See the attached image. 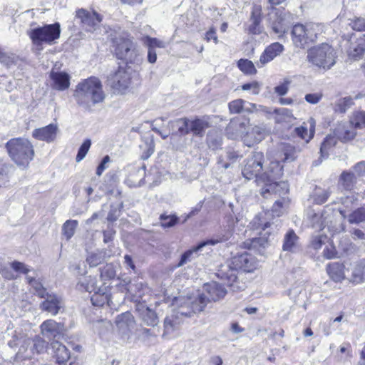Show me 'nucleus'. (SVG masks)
Listing matches in <instances>:
<instances>
[{"label":"nucleus","instance_id":"7","mask_svg":"<svg viewBox=\"0 0 365 365\" xmlns=\"http://www.w3.org/2000/svg\"><path fill=\"white\" fill-rule=\"evenodd\" d=\"M27 34L31 39L32 43L37 47L41 48L43 43L51 45L60 37V24L54 23L34 28L28 31Z\"/></svg>","mask_w":365,"mask_h":365},{"label":"nucleus","instance_id":"31","mask_svg":"<svg viewBox=\"0 0 365 365\" xmlns=\"http://www.w3.org/2000/svg\"><path fill=\"white\" fill-rule=\"evenodd\" d=\"M298 152L299 150L293 145L290 144L284 145L277 153V158L274 160L279 161L280 165L281 162H292L297 158Z\"/></svg>","mask_w":365,"mask_h":365},{"label":"nucleus","instance_id":"32","mask_svg":"<svg viewBox=\"0 0 365 365\" xmlns=\"http://www.w3.org/2000/svg\"><path fill=\"white\" fill-rule=\"evenodd\" d=\"M299 237L293 230H289L284 235L282 250L290 252L299 250Z\"/></svg>","mask_w":365,"mask_h":365},{"label":"nucleus","instance_id":"17","mask_svg":"<svg viewBox=\"0 0 365 365\" xmlns=\"http://www.w3.org/2000/svg\"><path fill=\"white\" fill-rule=\"evenodd\" d=\"M208 302L209 299L207 297L205 293L200 294L197 297L193 300L187 299L186 304L190 306L191 311L184 312L183 307H181L178 310V314H180L181 316L190 317L193 313L203 311Z\"/></svg>","mask_w":365,"mask_h":365},{"label":"nucleus","instance_id":"62","mask_svg":"<svg viewBox=\"0 0 365 365\" xmlns=\"http://www.w3.org/2000/svg\"><path fill=\"white\" fill-rule=\"evenodd\" d=\"M115 235V230L113 228V225L108 224L107 229L103 232V241L106 243H108L113 240L114 236Z\"/></svg>","mask_w":365,"mask_h":365},{"label":"nucleus","instance_id":"18","mask_svg":"<svg viewBox=\"0 0 365 365\" xmlns=\"http://www.w3.org/2000/svg\"><path fill=\"white\" fill-rule=\"evenodd\" d=\"M135 312L140 319L147 326L155 327L159 322L157 314L145 303L138 302L135 304Z\"/></svg>","mask_w":365,"mask_h":365},{"label":"nucleus","instance_id":"20","mask_svg":"<svg viewBox=\"0 0 365 365\" xmlns=\"http://www.w3.org/2000/svg\"><path fill=\"white\" fill-rule=\"evenodd\" d=\"M91 303L95 307H103L105 304L110 306V287L104 282L97 291H95L91 297Z\"/></svg>","mask_w":365,"mask_h":365},{"label":"nucleus","instance_id":"21","mask_svg":"<svg viewBox=\"0 0 365 365\" xmlns=\"http://www.w3.org/2000/svg\"><path fill=\"white\" fill-rule=\"evenodd\" d=\"M203 291L209 299V302L211 301L216 302L224 298L227 294L225 288L217 283L216 282H212L204 284Z\"/></svg>","mask_w":365,"mask_h":365},{"label":"nucleus","instance_id":"22","mask_svg":"<svg viewBox=\"0 0 365 365\" xmlns=\"http://www.w3.org/2000/svg\"><path fill=\"white\" fill-rule=\"evenodd\" d=\"M40 328L41 333L47 338H56L63 331V325L53 319L46 320L41 324Z\"/></svg>","mask_w":365,"mask_h":365},{"label":"nucleus","instance_id":"9","mask_svg":"<svg viewBox=\"0 0 365 365\" xmlns=\"http://www.w3.org/2000/svg\"><path fill=\"white\" fill-rule=\"evenodd\" d=\"M292 38L295 46L305 48L317 39L314 25L312 24L294 25L292 30Z\"/></svg>","mask_w":365,"mask_h":365},{"label":"nucleus","instance_id":"47","mask_svg":"<svg viewBox=\"0 0 365 365\" xmlns=\"http://www.w3.org/2000/svg\"><path fill=\"white\" fill-rule=\"evenodd\" d=\"M330 191L329 190H323L321 188H316L313 195V201L315 204L322 205L327 202L329 195Z\"/></svg>","mask_w":365,"mask_h":365},{"label":"nucleus","instance_id":"11","mask_svg":"<svg viewBox=\"0 0 365 365\" xmlns=\"http://www.w3.org/2000/svg\"><path fill=\"white\" fill-rule=\"evenodd\" d=\"M231 236V232L228 231L225 235L217 237L215 239H210L200 242L197 246L191 250L185 252L180 257L179 262L177 264L178 267H182L187 262H190L194 254H196L198 251H200L204 247L207 245H215L217 243L227 240Z\"/></svg>","mask_w":365,"mask_h":365},{"label":"nucleus","instance_id":"56","mask_svg":"<svg viewBox=\"0 0 365 365\" xmlns=\"http://www.w3.org/2000/svg\"><path fill=\"white\" fill-rule=\"evenodd\" d=\"M161 226L166 227H172L178 222V217L176 215H166L163 214L160 216Z\"/></svg>","mask_w":365,"mask_h":365},{"label":"nucleus","instance_id":"51","mask_svg":"<svg viewBox=\"0 0 365 365\" xmlns=\"http://www.w3.org/2000/svg\"><path fill=\"white\" fill-rule=\"evenodd\" d=\"M104 260L105 254L101 251L91 253L86 258V262L90 267H96L101 264Z\"/></svg>","mask_w":365,"mask_h":365},{"label":"nucleus","instance_id":"26","mask_svg":"<svg viewBox=\"0 0 365 365\" xmlns=\"http://www.w3.org/2000/svg\"><path fill=\"white\" fill-rule=\"evenodd\" d=\"M346 271L351 272V282L357 284L363 282L365 280V259L351 264L350 267H348Z\"/></svg>","mask_w":365,"mask_h":365},{"label":"nucleus","instance_id":"4","mask_svg":"<svg viewBox=\"0 0 365 365\" xmlns=\"http://www.w3.org/2000/svg\"><path fill=\"white\" fill-rule=\"evenodd\" d=\"M245 127V123H236L232 121L227 127L226 132L229 138L232 139L241 138L243 143L250 148L259 143L265 138L266 132L263 128L255 126L244 133Z\"/></svg>","mask_w":365,"mask_h":365},{"label":"nucleus","instance_id":"15","mask_svg":"<svg viewBox=\"0 0 365 365\" xmlns=\"http://www.w3.org/2000/svg\"><path fill=\"white\" fill-rule=\"evenodd\" d=\"M230 263L237 270L242 269L247 272H252L256 267L255 257L246 251L232 257Z\"/></svg>","mask_w":365,"mask_h":365},{"label":"nucleus","instance_id":"57","mask_svg":"<svg viewBox=\"0 0 365 365\" xmlns=\"http://www.w3.org/2000/svg\"><path fill=\"white\" fill-rule=\"evenodd\" d=\"M91 140L90 139H86L83 141V143H82V145L80 146V148L78 149V153H77V155L76 158V162H80L85 158V156L86 155L87 153L88 152V150L91 148Z\"/></svg>","mask_w":365,"mask_h":365},{"label":"nucleus","instance_id":"43","mask_svg":"<svg viewBox=\"0 0 365 365\" xmlns=\"http://www.w3.org/2000/svg\"><path fill=\"white\" fill-rule=\"evenodd\" d=\"M123 207V202L110 205V208L106 218L107 221L109 223L115 222L120 217Z\"/></svg>","mask_w":365,"mask_h":365},{"label":"nucleus","instance_id":"23","mask_svg":"<svg viewBox=\"0 0 365 365\" xmlns=\"http://www.w3.org/2000/svg\"><path fill=\"white\" fill-rule=\"evenodd\" d=\"M216 274L218 278L226 281L229 287H233L237 282V270L231 263L221 265Z\"/></svg>","mask_w":365,"mask_h":365},{"label":"nucleus","instance_id":"3","mask_svg":"<svg viewBox=\"0 0 365 365\" xmlns=\"http://www.w3.org/2000/svg\"><path fill=\"white\" fill-rule=\"evenodd\" d=\"M6 148L11 160L19 166H27L34 155L33 145L25 138H12L6 143Z\"/></svg>","mask_w":365,"mask_h":365},{"label":"nucleus","instance_id":"25","mask_svg":"<svg viewBox=\"0 0 365 365\" xmlns=\"http://www.w3.org/2000/svg\"><path fill=\"white\" fill-rule=\"evenodd\" d=\"M50 78L52 81L51 87L58 91H65L70 86V76L65 72L51 71Z\"/></svg>","mask_w":365,"mask_h":365},{"label":"nucleus","instance_id":"16","mask_svg":"<svg viewBox=\"0 0 365 365\" xmlns=\"http://www.w3.org/2000/svg\"><path fill=\"white\" fill-rule=\"evenodd\" d=\"M284 50V46L279 42H274L266 47L261 54L259 60L256 63L257 66L262 68L269 62L279 56Z\"/></svg>","mask_w":365,"mask_h":365},{"label":"nucleus","instance_id":"10","mask_svg":"<svg viewBox=\"0 0 365 365\" xmlns=\"http://www.w3.org/2000/svg\"><path fill=\"white\" fill-rule=\"evenodd\" d=\"M252 223L254 229L262 230L264 232L263 234L264 236L247 240L244 242L245 247L254 250L265 247L268 243V240L264 236L270 234V232L267 230L272 226V223L264 221L260 215H257L253 219Z\"/></svg>","mask_w":365,"mask_h":365},{"label":"nucleus","instance_id":"40","mask_svg":"<svg viewBox=\"0 0 365 365\" xmlns=\"http://www.w3.org/2000/svg\"><path fill=\"white\" fill-rule=\"evenodd\" d=\"M30 344L32 346L35 355L44 353L48 347V342L38 335L31 339Z\"/></svg>","mask_w":365,"mask_h":365},{"label":"nucleus","instance_id":"48","mask_svg":"<svg viewBox=\"0 0 365 365\" xmlns=\"http://www.w3.org/2000/svg\"><path fill=\"white\" fill-rule=\"evenodd\" d=\"M181 316L180 314H178V310L175 315H172L170 317H167L164 320V328L165 331L169 333L174 330L177 325L180 324V322L178 320Z\"/></svg>","mask_w":365,"mask_h":365},{"label":"nucleus","instance_id":"35","mask_svg":"<svg viewBox=\"0 0 365 365\" xmlns=\"http://www.w3.org/2000/svg\"><path fill=\"white\" fill-rule=\"evenodd\" d=\"M7 335L10 336V339L7 341V344L11 348H15L18 345L22 344L27 338V334L21 328L15 330L9 329Z\"/></svg>","mask_w":365,"mask_h":365},{"label":"nucleus","instance_id":"38","mask_svg":"<svg viewBox=\"0 0 365 365\" xmlns=\"http://www.w3.org/2000/svg\"><path fill=\"white\" fill-rule=\"evenodd\" d=\"M356 182V176L352 171H344L339 177V185L346 190H351Z\"/></svg>","mask_w":365,"mask_h":365},{"label":"nucleus","instance_id":"50","mask_svg":"<svg viewBox=\"0 0 365 365\" xmlns=\"http://www.w3.org/2000/svg\"><path fill=\"white\" fill-rule=\"evenodd\" d=\"M365 43L363 41L359 43H353L351 42L349 53L353 58H360L364 53Z\"/></svg>","mask_w":365,"mask_h":365},{"label":"nucleus","instance_id":"34","mask_svg":"<svg viewBox=\"0 0 365 365\" xmlns=\"http://www.w3.org/2000/svg\"><path fill=\"white\" fill-rule=\"evenodd\" d=\"M190 120L187 118H178L170 120L168 125L170 127L173 133L180 135H186L188 134Z\"/></svg>","mask_w":365,"mask_h":365},{"label":"nucleus","instance_id":"53","mask_svg":"<svg viewBox=\"0 0 365 365\" xmlns=\"http://www.w3.org/2000/svg\"><path fill=\"white\" fill-rule=\"evenodd\" d=\"M133 322V315L128 312L118 315L115 319L117 325L120 327H123L124 325L128 327Z\"/></svg>","mask_w":365,"mask_h":365},{"label":"nucleus","instance_id":"39","mask_svg":"<svg viewBox=\"0 0 365 365\" xmlns=\"http://www.w3.org/2000/svg\"><path fill=\"white\" fill-rule=\"evenodd\" d=\"M77 287L80 290H84L88 292H95L99 289V286L97 284V279L96 277L88 276L79 281L77 284Z\"/></svg>","mask_w":365,"mask_h":365},{"label":"nucleus","instance_id":"60","mask_svg":"<svg viewBox=\"0 0 365 365\" xmlns=\"http://www.w3.org/2000/svg\"><path fill=\"white\" fill-rule=\"evenodd\" d=\"M261 85L257 81H252L250 83H245L242 86V89L244 91H250L254 95H257L259 93Z\"/></svg>","mask_w":365,"mask_h":365},{"label":"nucleus","instance_id":"5","mask_svg":"<svg viewBox=\"0 0 365 365\" xmlns=\"http://www.w3.org/2000/svg\"><path fill=\"white\" fill-rule=\"evenodd\" d=\"M114 52L118 59L127 63H133L138 61L139 52L133 38L127 33H123L113 40Z\"/></svg>","mask_w":365,"mask_h":365},{"label":"nucleus","instance_id":"24","mask_svg":"<svg viewBox=\"0 0 365 365\" xmlns=\"http://www.w3.org/2000/svg\"><path fill=\"white\" fill-rule=\"evenodd\" d=\"M210 126L209 117L195 118L190 120L188 134L192 133L195 136L202 137L205 131Z\"/></svg>","mask_w":365,"mask_h":365},{"label":"nucleus","instance_id":"55","mask_svg":"<svg viewBox=\"0 0 365 365\" xmlns=\"http://www.w3.org/2000/svg\"><path fill=\"white\" fill-rule=\"evenodd\" d=\"M310 221L312 227L319 230H322L325 227L323 215L319 213H313L311 216Z\"/></svg>","mask_w":365,"mask_h":365},{"label":"nucleus","instance_id":"44","mask_svg":"<svg viewBox=\"0 0 365 365\" xmlns=\"http://www.w3.org/2000/svg\"><path fill=\"white\" fill-rule=\"evenodd\" d=\"M336 143V139L335 136L327 135L324 140H323L321 148H320V153L322 158H325L328 156V150L334 146Z\"/></svg>","mask_w":365,"mask_h":365},{"label":"nucleus","instance_id":"46","mask_svg":"<svg viewBox=\"0 0 365 365\" xmlns=\"http://www.w3.org/2000/svg\"><path fill=\"white\" fill-rule=\"evenodd\" d=\"M350 123L355 128H365V111L359 110L354 113Z\"/></svg>","mask_w":365,"mask_h":365},{"label":"nucleus","instance_id":"54","mask_svg":"<svg viewBox=\"0 0 365 365\" xmlns=\"http://www.w3.org/2000/svg\"><path fill=\"white\" fill-rule=\"evenodd\" d=\"M143 43L148 48L155 49V48H165V43L156 38L145 36L143 38Z\"/></svg>","mask_w":365,"mask_h":365},{"label":"nucleus","instance_id":"19","mask_svg":"<svg viewBox=\"0 0 365 365\" xmlns=\"http://www.w3.org/2000/svg\"><path fill=\"white\" fill-rule=\"evenodd\" d=\"M58 130V125L51 123L46 126L34 129L32 132V136L38 140L51 143L56 138Z\"/></svg>","mask_w":365,"mask_h":365},{"label":"nucleus","instance_id":"6","mask_svg":"<svg viewBox=\"0 0 365 365\" xmlns=\"http://www.w3.org/2000/svg\"><path fill=\"white\" fill-rule=\"evenodd\" d=\"M307 58L309 62L324 70L330 69L336 63L334 49L327 43L310 48Z\"/></svg>","mask_w":365,"mask_h":365},{"label":"nucleus","instance_id":"37","mask_svg":"<svg viewBox=\"0 0 365 365\" xmlns=\"http://www.w3.org/2000/svg\"><path fill=\"white\" fill-rule=\"evenodd\" d=\"M31 339L26 338L21 344L19 351L16 354V358L19 360L31 359L35 356V353L30 344Z\"/></svg>","mask_w":365,"mask_h":365},{"label":"nucleus","instance_id":"14","mask_svg":"<svg viewBox=\"0 0 365 365\" xmlns=\"http://www.w3.org/2000/svg\"><path fill=\"white\" fill-rule=\"evenodd\" d=\"M41 298L44 300L40 304V309L52 316H56L63 308L62 298L54 293L48 292L46 296Z\"/></svg>","mask_w":365,"mask_h":365},{"label":"nucleus","instance_id":"61","mask_svg":"<svg viewBox=\"0 0 365 365\" xmlns=\"http://www.w3.org/2000/svg\"><path fill=\"white\" fill-rule=\"evenodd\" d=\"M352 29L358 31H365V19L363 18H356L354 21H352L350 24Z\"/></svg>","mask_w":365,"mask_h":365},{"label":"nucleus","instance_id":"8","mask_svg":"<svg viewBox=\"0 0 365 365\" xmlns=\"http://www.w3.org/2000/svg\"><path fill=\"white\" fill-rule=\"evenodd\" d=\"M136 73L128 66H119L110 78V86L115 93L124 94L132 84Z\"/></svg>","mask_w":365,"mask_h":365},{"label":"nucleus","instance_id":"29","mask_svg":"<svg viewBox=\"0 0 365 365\" xmlns=\"http://www.w3.org/2000/svg\"><path fill=\"white\" fill-rule=\"evenodd\" d=\"M262 8L261 6L255 5L252 8V11L250 16V25L249 26V33L252 34H259L262 32V27L260 22L262 20Z\"/></svg>","mask_w":365,"mask_h":365},{"label":"nucleus","instance_id":"33","mask_svg":"<svg viewBox=\"0 0 365 365\" xmlns=\"http://www.w3.org/2000/svg\"><path fill=\"white\" fill-rule=\"evenodd\" d=\"M309 124V128L308 132L307 125L305 123L299 127L294 129L295 133L304 140L306 143H308L312 138H313L315 131V120L314 118H310L307 122Z\"/></svg>","mask_w":365,"mask_h":365},{"label":"nucleus","instance_id":"42","mask_svg":"<svg viewBox=\"0 0 365 365\" xmlns=\"http://www.w3.org/2000/svg\"><path fill=\"white\" fill-rule=\"evenodd\" d=\"M237 66L245 74L252 75L257 73L254 63L248 59H240L237 62Z\"/></svg>","mask_w":365,"mask_h":365},{"label":"nucleus","instance_id":"30","mask_svg":"<svg viewBox=\"0 0 365 365\" xmlns=\"http://www.w3.org/2000/svg\"><path fill=\"white\" fill-rule=\"evenodd\" d=\"M354 126L350 123L339 124L334 130L335 135L341 140H352L356 135Z\"/></svg>","mask_w":365,"mask_h":365},{"label":"nucleus","instance_id":"28","mask_svg":"<svg viewBox=\"0 0 365 365\" xmlns=\"http://www.w3.org/2000/svg\"><path fill=\"white\" fill-rule=\"evenodd\" d=\"M339 212L344 219H347L350 224H359L365 222V207H361L354 210L349 215L344 207L339 208Z\"/></svg>","mask_w":365,"mask_h":365},{"label":"nucleus","instance_id":"49","mask_svg":"<svg viewBox=\"0 0 365 365\" xmlns=\"http://www.w3.org/2000/svg\"><path fill=\"white\" fill-rule=\"evenodd\" d=\"M353 104V100L351 97H345L339 99L334 104V110L344 113Z\"/></svg>","mask_w":365,"mask_h":365},{"label":"nucleus","instance_id":"58","mask_svg":"<svg viewBox=\"0 0 365 365\" xmlns=\"http://www.w3.org/2000/svg\"><path fill=\"white\" fill-rule=\"evenodd\" d=\"M245 101L242 99H237L231 101L228 104L229 110L231 113H240L243 112Z\"/></svg>","mask_w":365,"mask_h":365},{"label":"nucleus","instance_id":"52","mask_svg":"<svg viewBox=\"0 0 365 365\" xmlns=\"http://www.w3.org/2000/svg\"><path fill=\"white\" fill-rule=\"evenodd\" d=\"M19 60V56L14 53H9L0 51V63L10 67L13 65H16Z\"/></svg>","mask_w":365,"mask_h":365},{"label":"nucleus","instance_id":"36","mask_svg":"<svg viewBox=\"0 0 365 365\" xmlns=\"http://www.w3.org/2000/svg\"><path fill=\"white\" fill-rule=\"evenodd\" d=\"M330 277L335 282H341L345 278L344 265L339 262L330 263L327 267Z\"/></svg>","mask_w":365,"mask_h":365},{"label":"nucleus","instance_id":"59","mask_svg":"<svg viewBox=\"0 0 365 365\" xmlns=\"http://www.w3.org/2000/svg\"><path fill=\"white\" fill-rule=\"evenodd\" d=\"M9 168V165L4 163L3 159L0 158V187L6 182Z\"/></svg>","mask_w":365,"mask_h":365},{"label":"nucleus","instance_id":"12","mask_svg":"<svg viewBox=\"0 0 365 365\" xmlns=\"http://www.w3.org/2000/svg\"><path fill=\"white\" fill-rule=\"evenodd\" d=\"M11 267L14 270L26 274H28L31 272V269L20 262L15 261L12 262ZM26 279L29 284L34 289L35 294L41 298L42 297L46 296L48 292L46 291V289L43 286L42 283L39 281V279H36L34 277L29 275H26Z\"/></svg>","mask_w":365,"mask_h":365},{"label":"nucleus","instance_id":"13","mask_svg":"<svg viewBox=\"0 0 365 365\" xmlns=\"http://www.w3.org/2000/svg\"><path fill=\"white\" fill-rule=\"evenodd\" d=\"M76 18L80 20L82 27L88 32L94 31L102 21V16L97 12H89L83 9L76 11Z\"/></svg>","mask_w":365,"mask_h":365},{"label":"nucleus","instance_id":"1","mask_svg":"<svg viewBox=\"0 0 365 365\" xmlns=\"http://www.w3.org/2000/svg\"><path fill=\"white\" fill-rule=\"evenodd\" d=\"M264 158L263 153L254 151L246 160V163L242 170V175L247 180L255 178L257 183L264 185L261 189V195L267 197V195L278 192L281 187L287 193L289 190L285 182H279L283 175V166L277 160L270 161L268 166L264 168Z\"/></svg>","mask_w":365,"mask_h":365},{"label":"nucleus","instance_id":"41","mask_svg":"<svg viewBox=\"0 0 365 365\" xmlns=\"http://www.w3.org/2000/svg\"><path fill=\"white\" fill-rule=\"evenodd\" d=\"M78 221L74 220H66L62 225V235L66 240H69L74 235L78 226Z\"/></svg>","mask_w":365,"mask_h":365},{"label":"nucleus","instance_id":"64","mask_svg":"<svg viewBox=\"0 0 365 365\" xmlns=\"http://www.w3.org/2000/svg\"><path fill=\"white\" fill-rule=\"evenodd\" d=\"M353 173L356 177L365 176V161H361L357 163L353 168Z\"/></svg>","mask_w":365,"mask_h":365},{"label":"nucleus","instance_id":"45","mask_svg":"<svg viewBox=\"0 0 365 365\" xmlns=\"http://www.w3.org/2000/svg\"><path fill=\"white\" fill-rule=\"evenodd\" d=\"M101 280H110L115 277L116 270L112 264H107L100 269Z\"/></svg>","mask_w":365,"mask_h":365},{"label":"nucleus","instance_id":"63","mask_svg":"<svg viewBox=\"0 0 365 365\" xmlns=\"http://www.w3.org/2000/svg\"><path fill=\"white\" fill-rule=\"evenodd\" d=\"M322 96L321 93H308L305 95L304 99L309 103L317 104L322 100Z\"/></svg>","mask_w":365,"mask_h":365},{"label":"nucleus","instance_id":"2","mask_svg":"<svg viewBox=\"0 0 365 365\" xmlns=\"http://www.w3.org/2000/svg\"><path fill=\"white\" fill-rule=\"evenodd\" d=\"M73 96L77 103L86 110H91L96 104L101 103L106 98L101 81L96 77H90L80 82Z\"/></svg>","mask_w":365,"mask_h":365},{"label":"nucleus","instance_id":"27","mask_svg":"<svg viewBox=\"0 0 365 365\" xmlns=\"http://www.w3.org/2000/svg\"><path fill=\"white\" fill-rule=\"evenodd\" d=\"M51 346L53 352V356L56 359V363L58 364L66 363L71 356L70 351L67 347L58 341H52Z\"/></svg>","mask_w":365,"mask_h":365}]
</instances>
